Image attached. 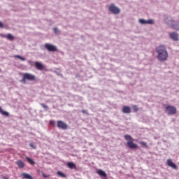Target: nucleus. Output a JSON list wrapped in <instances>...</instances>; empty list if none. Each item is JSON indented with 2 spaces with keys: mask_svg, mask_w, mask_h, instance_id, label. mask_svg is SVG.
Masks as SVG:
<instances>
[{
  "mask_svg": "<svg viewBox=\"0 0 179 179\" xmlns=\"http://www.w3.org/2000/svg\"><path fill=\"white\" fill-rule=\"evenodd\" d=\"M96 173L98 174V176H101V178L103 179H107V173H106L104 172V171L101 170V169H98L96 171Z\"/></svg>",
  "mask_w": 179,
  "mask_h": 179,
  "instance_id": "obj_10",
  "label": "nucleus"
},
{
  "mask_svg": "<svg viewBox=\"0 0 179 179\" xmlns=\"http://www.w3.org/2000/svg\"><path fill=\"white\" fill-rule=\"evenodd\" d=\"M0 114H1L2 115H4L5 117H9V113L3 110V109H2V107L0 106Z\"/></svg>",
  "mask_w": 179,
  "mask_h": 179,
  "instance_id": "obj_16",
  "label": "nucleus"
},
{
  "mask_svg": "<svg viewBox=\"0 0 179 179\" xmlns=\"http://www.w3.org/2000/svg\"><path fill=\"white\" fill-rule=\"evenodd\" d=\"M14 58H18V59H20L21 61H26V59L24 57H22L20 55H15Z\"/></svg>",
  "mask_w": 179,
  "mask_h": 179,
  "instance_id": "obj_21",
  "label": "nucleus"
},
{
  "mask_svg": "<svg viewBox=\"0 0 179 179\" xmlns=\"http://www.w3.org/2000/svg\"><path fill=\"white\" fill-rule=\"evenodd\" d=\"M57 175L59 176L60 177H62L63 178H66V175H65V173L61 171H57Z\"/></svg>",
  "mask_w": 179,
  "mask_h": 179,
  "instance_id": "obj_20",
  "label": "nucleus"
},
{
  "mask_svg": "<svg viewBox=\"0 0 179 179\" xmlns=\"http://www.w3.org/2000/svg\"><path fill=\"white\" fill-rule=\"evenodd\" d=\"M139 23H141V24H153L155 22L153 21V20H145L144 19H140Z\"/></svg>",
  "mask_w": 179,
  "mask_h": 179,
  "instance_id": "obj_11",
  "label": "nucleus"
},
{
  "mask_svg": "<svg viewBox=\"0 0 179 179\" xmlns=\"http://www.w3.org/2000/svg\"><path fill=\"white\" fill-rule=\"evenodd\" d=\"M57 128H59V129H68V124L64 122H62V120H58L57 122Z\"/></svg>",
  "mask_w": 179,
  "mask_h": 179,
  "instance_id": "obj_8",
  "label": "nucleus"
},
{
  "mask_svg": "<svg viewBox=\"0 0 179 179\" xmlns=\"http://www.w3.org/2000/svg\"><path fill=\"white\" fill-rule=\"evenodd\" d=\"M166 164L169 166V167H171L173 169V170H177V165L173 162V160L171 159H169L166 161Z\"/></svg>",
  "mask_w": 179,
  "mask_h": 179,
  "instance_id": "obj_9",
  "label": "nucleus"
},
{
  "mask_svg": "<svg viewBox=\"0 0 179 179\" xmlns=\"http://www.w3.org/2000/svg\"><path fill=\"white\" fill-rule=\"evenodd\" d=\"M156 51L157 52V59L161 61L162 62H164V61H167L169 58V52L167 50H166V46L159 45L156 48Z\"/></svg>",
  "mask_w": 179,
  "mask_h": 179,
  "instance_id": "obj_1",
  "label": "nucleus"
},
{
  "mask_svg": "<svg viewBox=\"0 0 179 179\" xmlns=\"http://www.w3.org/2000/svg\"><path fill=\"white\" fill-rule=\"evenodd\" d=\"M81 113H83V114H87V110H82Z\"/></svg>",
  "mask_w": 179,
  "mask_h": 179,
  "instance_id": "obj_29",
  "label": "nucleus"
},
{
  "mask_svg": "<svg viewBox=\"0 0 179 179\" xmlns=\"http://www.w3.org/2000/svg\"><path fill=\"white\" fill-rule=\"evenodd\" d=\"M169 37H171V38L173 40V41H178V34H177L176 32L170 33Z\"/></svg>",
  "mask_w": 179,
  "mask_h": 179,
  "instance_id": "obj_12",
  "label": "nucleus"
},
{
  "mask_svg": "<svg viewBox=\"0 0 179 179\" xmlns=\"http://www.w3.org/2000/svg\"><path fill=\"white\" fill-rule=\"evenodd\" d=\"M164 111L168 115H174L177 114V108L171 105H166Z\"/></svg>",
  "mask_w": 179,
  "mask_h": 179,
  "instance_id": "obj_4",
  "label": "nucleus"
},
{
  "mask_svg": "<svg viewBox=\"0 0 179 179\" xmlns=\"http://www.w3.org/2000/svg\"><path fill=\"white\" fill-rule=\"evenodd\" d=\"M55 33H58L59 31H58V28H54L53 29Z\"/></svg>",
  "mask_w": 179,
  "mask_h": 179,
  "instance_id": "obj_27",
  "label": "nucleus"
},
{
  "mask_svg": "<svg viewBox=\"0 0 179 179\" xmlns=\"http://www.w3.org/2000/svg\"><path fill=\"white\" fill-rule=\"evenodd\" d=\"M45 48L50 52H57V51H58V48H57V46L50 43L45 44Z\"/></svg>",
  "mask_w": 179,
  "mask_h": 179,
  "instance_id": "obj_6",
  "label": "nucleus"
},
{
  "mask_svg": "<svg viewBox=\"0 0 179 179\" xmlns=\"http://www.w3.org/2000/svg\"><path fill=\"white\" fill-rule=\"evenodd\" d=\"M50 125H55V122H54V120H50Z\"/></svg>",
  "mask_w": 179,
  "mask_h": 179,
  "instance_id": "obj_26",
  "label": "nucleus"
},
{
  "mask_svg": "<svg viewBox=\"0 0 179 179\" xmlns=\"http://www.w3.org/2000/svg\"><path fill=\"white\" fill-rule=\"evenodd\" d=\"M0 72H1V69H0Z\"/></svg>",
  "mask_w": 179,
  "mask_h": 179,
  "instance_id": "obj_32",
  "label": "nucleus"
},
{
  "mask_svg": "<svg viewBox=\"0 0 179 179\" xmlns=\"http://www.w3.org/2000/svg\"><path fill=\"white\" fill-rule=\"evenodd\" d=\"M41 107H43V108H45V110H47L48 108V106L45 105V103H41Z\"/></svg>",
  "mask_w": 179,
  "mask_h": 179,
  "instance_id": "obj_24",
  "label": "nucleus"
},
{
  "mask_svg": "<svg viewBox=\"0 0 179 179\" xmlns=\"http://www.w3.org/2000/svg\"><path fill=\"white\" fill-rule=\"evenodd\" d=\"M27 80L34 82V80H36V76L29 73H24L22 76V79L21 80V82L22 83H26Z\"/></svg>",
  "mask_w": 179,
  "mask_h": 179,
  "instance_id": "obj_3",
  "label": "nucleus"
},
{
  "mask_svg": "<svg viewBox=\"0 0 179 179\" xmlns=\"http://www.w3.org/2000/svg\"><path fill=\"white\" fill-rule=\"evenodd\" d=\"M109 10L114 15H118V13H120V12H121V10L118 7L115 6L114 5V3H111L110 5Z\"/></svg>",
  "mask_w": 179,
  "mask_h": 179,
  "instance_id": "obj_7",
  "label": "nucleus"
},
{
  "mask_svg": "<svg viewBox=\"0 0 179 179\" xmlns=\"http://www.w3.org/2000/svg\"><path fill=\"white\" fill-rule=\"evenodd\" d=\"M42 176H43V178H48V177H50V175H46L45 173H43Z\"/></svg>",
  "mask_w": 179,
  "mask_h": 179,
  "instance_id": "obj_25",
  "label": "nucleus"
},
{
  "mask_svg": "<svg viewBox=\"0 0 179 179\" xmlns=\"http://www.w3.org/2000/svg\"><path fill=\"white\" fill-rule=\"evenodd\" d=\"M67 166L69 169H76V165L73 162H68Z\"/></svg>",
  "mask_w": 179,
  "mask_h": 179,
  "instance_id": "obj_18",
  "label": "nucleus"
},
{
  "mask_svg": "<svg viewBox=\"0 0 179 179\" xmlns=\"http://www.w3.org/2000/svg\"><path fill=\"white\" fill-rule=\"evenodd\" d=\"M7 40H10L11 41H13V40H15V36H13V35H12V34H8L6 35V38Z\"/></svg>",
  "mask_w": 179,
  "mask_h": 179,
  "instance_id": "obj_17",
  "label": "nucleus"
},
{
  "mask_svg": "<svg viewBox=\"0 0 179 179\" xmlns=\"http://www.w3.org/2000/svg\"><path fill=\"white\" fill-rule=\"evenodd\" d=\"M26 159H27L28 163H30L31 164V166L36 164V162H34V161L33 159H31L30 157H27Z\"/></svg>",
  "mask_w": 179,
  "mask_h": 179,
  "instance_id": "obj_19",
  "label": "nucleus"
},
{
  "mask_svg": "<svg viewBox=\"0 0 179 179\" xmlns=\"http://www.w3.org/2000/svg\"><path fill=\"white\" fill-rule=\"evenodd\" d=\"M124 139L127 141V146L129 149H138V145L134 143V138L131 135H124Z\"/></svg>",
  "mask_w": 179,
  "mask_h": 179,
  "instance_id": "obj_2",
  "label": "nucleus"
},
{
  "mask_svg": "<svg viewBox=\"0 0 179 179\" xmlns=\"http://www.w3.org/2000/svg\"><path fill=\"white\" fill-rule=\"evenodd\" d=\"M35 66L38 71H43L44 69V65L38 62H35Z\"/></svg>",
  "mask_w": 179,
  "mask_h": 179,
  "instance_id": "obj_14",
  "label": "nucleus"
},
{
  "mask_svg": "<svg viewBox=\"0 0 179 179\" xmlns=\"http://www.w3.org/2000/svg\"><path fill=\"white\" fill-rule=\"evenodd\" d=\"M122 111L123 114H131V107L123 106Z\"/></svg>",
  "mask_w": 179,
  "mask_h": 179,
  "instance_id": "obj_13",
  "label": "nucleus"
},
{
  "mask_svg": "<svg viewBox=\"0 0 179 179\" xmlns=\"http://www.w3.org/2000/svg\"><path fill=\"white\" fill-rule=\"evenodd\" d=\"M0 29H3V23L2 22H0Z\"/></svg>",
  "mask_w": 179,
  "mask_h": 179,
  "instance_id": "obj_28",
  "label": "nucleus"
},
{
  "mask_svg": "<svg viewBox=\"0 0 179 179\" xmlns=\"http://www.w3.org/2000/svg\"><path fill=\"white\" fill-rule=\"evenodd\" d=\"M16 164L18 166L19 169H24V162L22 160L17 161Z\"/></svg>",
  "mask_w": 179,
  "mask_h": 179,
  "instance_id": "obj_15",
  "label": "nucleus"
},
{
  "mask_svg": "<svg viewBox=\"0 0 179 179\" xmlns=\"http://www.w3.org/2000/svg\"><path fill=\"white\" fill-rule=\"evenodd\" d=\"M140 145H141L142 146H144L145 148H148V143L144 141H141L139 142Z\"/></svg>",
  "mask_w": 179,
  "mask_h": 179,
  "instance_id": "obj_23",
  "label": "nucleus"
},
{
  "mask_svg": "<svg viewBox=\"0 0 179 179\" xmlns=\"http://www.w3.org/2000/svg\"><path fill=\"white\" fill-rule=\"evenodd\" d=\"M132 108L135 113H137V111H139V108H138V106L133 105Z\"/></svg>",
  "mask_w": 179,
  "mask_h": 179,
  "instance_id": "obj_22",
  "label": "nucleus"
},
{
  "mask_svg": "<svg viewBox=\"0 0 179 179\" xmlns=\"http://www.w3.org/2000/svg\"><path fill=\"white\" fill-rule=\"evenodd\" d=\"M164 22L166 23V24H168V26H170L172 29H173V30L179 31V23L174 24V20H169V17L165 18Z\"/></svg>",
  "mask_w": 179,
  "mask_h": 179,
  "instance_id": "obj_5",
  "label": "nucleus"
},
{
  "mask_svg": "<svg viewBox=\"0 0 179 179\" xmlns=\"http://www.w3.org/2000/svg\"><path fill=\"white\" fill-rule=\"evenodd\" d=\"M29 146H31V148H34V149H36V147L33 145V143L29 144Z\"/></svg>",
  "mask_w": 179,
  "mask_h": 179,
  "instance_id": "obj_31",
  "label": "nucleus"
},
{
  "mask_svg": "<svg viewBox=\"0 0 179 179\" xmlns=\"http://www.w3.org/2000/svg\"><path fill=\"white\" fill-rule=\"evenodd\" d=\"M6 36L7 35H4V34H0V37H3L4 38H6Z\"/></svg>",
  "mask_w": 179,
  "mask_h": 179,
  "instance_id": "obj_30",
  "label": "nucleus"
}]
</instances>
